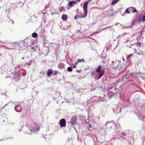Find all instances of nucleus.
Masks as SVG:
<instances>
[{"label": "nucleus", "instance_id": "f257e3e1", "mask_svg": "<svg viewBox=\"0 0 145 145\" xmlns=\"http://www.w3.org/2000/svg\"><path fill=\"white\" fill-rule=\"evenodd\" d=\"M138 11L137 10L135 7H130L127 8L125 10L124 13L122 16H124V14L127 13V14H129L131 13H136L137 14L138 13Z\"/></svg>", "mask_w": 145, "mask_h": 145}, {"label": "nucleus", "instance_id": "f03ea898", "mask_svg": "<svg viewBox=\"0 0 145 145\" xmlns=\"http://www.w3.org/2000/svg\"><path fill=\"white\" fill-rule=\"evenodd\" d=\"M89 2V1H86L85 2L83 5V8L85 13V14L84 16H80V18H85L86 17L87 15L88 12H87V6L88 5Z\"/></svg>", "mask_w": 145, "mask_h": 145}, {"label": "nucleus", "instance_id": "7ed1b4c3", "mask_svg": "<svg viewBox=\"0 0 145 145\" xmlns=\"http://www.w3.org/2000/svg\"><path fill=\"white\" fill-rule=\"evenodd\" d=\"M142 20L141 17L140 16H138L137 14L135 16V18L133 21L132 24L134 25V23L135 22H140Z\"/></svg>", "mask_w": 145, "mask_h": 145}, {"label": "nucleus", "instance_id": "20e7f679", "mask_svg": "<svg viewBox=\"0 0 145 145\" xmlns=\"http://www.w3.org/2000/svg\"><path fill=\"white\" fill-rule=\"evenodd\" d=\"M60 125L61 127H65L66 125V121L64 119H62L59 121Z\"/></svg>", "mask_w": 145, "mask_h": 145}, {"label": "nucleus", "instance_id": "39448f33", "mask_svg": "<svg viewBox=\"0 0 145 145\" xmlns=\"http://www.w3.org/2000/svg\"><path fill=\"white\" fill-rule=\"evenodd\" d=\"M76 121L77 118L76 117L73 116L70 121L72 125H74L76 124Z\"/></svg>", "mask_w": 145, "mask_h": 145}, {"label": "nucleus", "instance_id": "423d86ee", "mask_svg": "<svg viewBox=\"0 0 145 145\" xmlns=\"http://www.w3.org/2000/svg\"><path fill=\"white\" fill-rule=\"evenodd\" d=\"M119 63V61L117 60L115 61H113L112 62L111 66L114 69H116L118 67V65Z\"/></svg>", "mask_w": 145, "mask_h": 145}, {"label": "nucleus", "instance_id": "0eeeda50", "mask_svg": "<svg viewBox=\"0 0 145 145\" xmlns=\"http://www.w3.org/2000/svg\"><path fill=\"white\" fill-rule=\"evenodd\" d=\"M15 109L16 112H20L22 110V108L20 105H18L15 106Z\"/></svg>", "mask_w": 145, "mask_h": 145}, {"label": "nucleus", "instance_id": "6e6552de", "mask_svg": "<svg viewBox=\"0 0 145 145\" xmlns=\"http://www.w3.org/2000/svg\"><path fill=\"white\" fill-rule=\"evenodd\" d=\"M105 72V71L103 70H102L100 72L99 74V77L98 78V79L100 78L103 75Z\"/></svg>", "mask_w": 145, "mask_h": 145}, {"label": "nucleus", "instance_id": "1a4fd4ad", "mask_svg": "<svg viewBox=\"0 0 145 145\" xmlns=\"http://www.w3.org/2000/svg\"><path fill=\"white\" fill-rule=\"evenodd\" d=\"M101 66L99 65L96 70V71L97 73H99L101 71Z\"/></svg>", "mask_w": 145, "mask_h": 145}, {"label": "nucleus", "instance_id": "9d476101", "mask_svg": "<svg viewBox=\"0 0 145 145\" xmlns=\"http://www.w3.org/2000/svg\"><path fill=\"white\" fill-rule=\"evenodd\" d=\"M61 18L63 20L65 21L67 20V17L66 15L64 14L62 16Z\"/></svg>", "mask_w": 145, "mask_h": 145}, {"label": "nucleus", "instance_id": "9b49d317", "mask_svg": "<svg viewBox=\"0 0 145 145\" xmlns=\"http://www.w3.org/2000/svg\"><path fill=\"white\" fill-rule=\"evenodd\" d=\"M47 75L49 76H50L52 73V69H49L47 71Z\"/></svg>", "mask_w": 145, "mask_h": 145}, {"label": "nucleus", "instance_id": "f8f14e48", "mask_svg": "<svg viewBox=\"0 0 145 145\" xmlns=\"http://www.w3.org/2000/svg\"><path fill=\"white\" fill-rule=\"evenodd\" d=\"M123 64H121V62H119V63L118 65V68L119 70H120L121 68L123 67Z\"/></svg>", "mask_w": 145, "mask_h": 145}, {"label": "nucleus", "instance_id": "ddd939ff", "mask_svg": "<svg viewBox=\"0 0 145 145\" xmlns=\"http://www.w3.org/2000/svg\"><path fill=\"white\" fill-rule=\"evenodd\" d=\"M76 2L75 1H72L70 2L69 3V5L71 6V7H72L73 5V4H76Z\"/></svg>", "mask_w": 145, "mask_h": 145}, {"label": "nucleus", "instance_id": "4468645a", "mask_svg": "<svg viewBox=\"0 0 145 145\" xmlns=\"http://www.w3.org/2000/svg\"><path fill=\"white\" fill-rule=\"evenodd\" d=\"M59 10L60 12L64 11H65V8L63 7H61L59 8Z\"/></svg>", "mask_w": 145, "mask_h": 145}, {"label": "nucleus", "instance_id": "2eb2a0df", "mask_svg": "<svg viewBox=\"0 0 145 145\" xmlns=\"http://www.w3.org/2000/svg\"><path fill=\"white\" fill-rule=\"evenodd\" d=\"M137 45L139 48H140L141 47V44L140 42H137L136 43Z\"/></svg>", "mask_w": 145, "mask_h": 145}, {"label": "nucleus", "instance_id": "dca6fc26", "mask_svg": "<svg viewBox=\"0 0 145 145\" xmlns=\"http://www.w3.org/2000/svg\"><path fill=\"white\" fill-rule=\"evenodd\" d=\"M119 0H113L112 1V4H114L116 3Z\"/></svg>", "mask_w": 145, "mask_h": 145}, {"label": "nucleus", "instance_id": "f3484780", "mask_svg": "<svg viewBox=\"0 0 145 145\" xmlns=\"http://www.w3.org/2000/svg\"><path fill=\"white\" fill-rule=\"evenodd\" d=\"M67 70L68 71L71 72L72 71V69L71 67H68L67 69Z\"/></svg>", "mask_w": 145, "mask_h": 145}, {"label": "nucleus", "instance_id": "a211bd4d", "mask_svg": "<svg viewBox=\"0 0 145 145\" xmlns=\"http://www.w3.org/2000/svg\"><path fill=\"white\" fill-rule=\"evenodd\" d=\"M32 36H38V34L36 32H34L32 34Z\"/></svg>", "mask_w": 145, "mask_h": 145}, {"label": "nucleus", "instance_id": "6ab92c4d", "mask_svg": "<svg viewBox=\"0 0 145 145\" xmlns=\"http://www.w3.org/2000/svg\"><path fill=\"white\" fill-rule=\"evenodd\" d=\"M77 61L78 62H80L82 61L83 62H85V61L84 59H77Z\"/></svg>", "mask_w": 145, "mask_h": 145}, {"label": "nucleus", "instance_id": "aec40b11", "mask_svg": "<svg viewBox=\"0 0 145 145\" xmlns=\"http://www.w3.org/2000/svg\"><path fill=\"white\" fill-rule=\"evenodd\" d=\"M142 20L143 23H144L145 24V16H144L142 18Z\"/></svg>", "mask_w": 145, "mask_h": 145}, {"label": "nucleus", "instance_id": "412c9836", "mask_svg": "<svg viewBox=\"0 0 145 145\" xmlns=\"http://www.w3.org/2000/svg\"><path fill=\"white\" fill-rule=\"evenodd\" d=\"M8 22L10 24H13L14 23V22L12 20H9L8 21Z\"/></svg>", "mask_w": 145, "mask_h": 145}, {"label": "nucleus", "instance_id": "4be33fe9", "mask_svg": "<svg viewBox=\"0 0 145 145\" xmlns=\"http://www.w3.org/2000/svg\"><path fill=\"white\" fill-rule=\"evenodd\" d=\"M133 55V54H130L129 56H127V59H128L129 58L131 57Z\"/></svg>", "mask_w": 145, "mask_h": 145}, {"label": "nucleus", "instance_id": "5701e85b", "mask_svg": "<svg viewBox=\"0 0 145 145\" xmlns=\"http://www.w3.org/2000/svg\"><path fill=\"white\" fill-rule=\"evenodd\" d=\"M134 52L135 53H137V54H138V55H140V54H139V53H137V50L136 48L134 49Z\"/></svg>", "mask_w": 145, "mask_h": 145}, {"label": "nucleus", "instance_id": "b1692460", "mask_svg": "<svg viewBox=\"0 0 145 145\" xmlns=\"http://www.w3.org/2000/svg\"><path fill=\"white\" fill-rule=\"evenodd\" d=\"M31 50H34V51H36V50L34 47H31Z\"/></svg>", "mask_w": 145, "mask_h": 145}, {"label": "nucleus", "instance_id": "393cba45", "mask_svg": "<svg viewBox=\"0 0 145 145\" xmlns=\"http://www.w3.org/2000/svg\"><path fill=\"white\" fill-rule=\"evenodd\" d=\"M128 33H124L123 34V36H125Z\"/></svg>", "mask_w": 145, "mask_h": 145}, {"label": "nucleus", "instance_id": "a878e982", "mask_svg": "<svg viewBox=\"0 0 145 145\" xmlns=\"http://www.w3.org/2000/svg\"><path fill=\"white\" fill-rule=\"evenodd\" d=\"M89 128H91L92 127L91 125L90 124H89Z\"/></svg>", "mask_w": 145, "mask_h": 145}, {"label": "nucleus", "instance_id": "bb28decb", "mask_svg": "<svg viewBox=\"0 0 145 145\" xmlns=\"http://www.w3.org/2000/svg\"><path fill=\"white\" fill-rule=\"evenodd\" d=\"M107 29V27H105V28H104L102 30H104L106 29Z\"/></svg>", "mask_w": 145, "mask_h": 145}, {"label": "nucleus", "instance_id": "cd10ccee", "mask_svg": "<svg viewBox=\"0 0 145 145\" xmlns=\"http://www.w3.org/2000/svg\"><path fill=\"white\" fill-rule=\"evenodd\" d=\"M78 63V62H76L75 63V65H76Z\"/></svg>", "mask_w": 145, "mask_h": 145}, {"label": "nucleus", "instance_id": "c85d7f7f", "mask_svg": "<svg viewBox=\"0 0 145 145\" xmlns=\"http://www.w3.org/2000/svg\"><path fill=\"white\" fill-rule=\"evenodd\" d=\"M73 68H76V65H74L73 66Z\"/></svg>", "mask_w": 145, "mask_h": 145}, {"label": "nucleus", "instance_id": "c756f323", "mask_svg": "<svg viewBox=\"0 0 145 145\" xmlns=\"http://www.w3.org/2000/svg\"><path fill=\"white\" fill-rule=\"evenodd\" d=\"M111 27V26H108L107 27V28H110V27Z\"/></svg>", "mask_w": 145, "mask_h": 145}, {"label": "nucleus", "instance_id": "7c9ffc66", "mask_svg": "<svg viewBox=\"0 0 145 145\" xmlns=\"http://www.w3.org/2000/svg\"><path fill=\"white\" fill-rule=\"evenodd\" d=\"M93 74L94 73V71H92L91 72Z\"/></svg>", "mask_w": 145, "mask_h": 145}, {"label": "nucleus", "instance_id": "2f4dec72", "mask_svg": "<svg viewBox=\"0 0 145 145\" xmlns=\"http://www.w3.org/2000/svg\"><path fill=\"white\" fill-rule=\"evenodd\" d=\"M77 1L78 2H80V0H77Z\"/></svg>", "mask_w": 145, "mask_h": 145}, {"label": "nucleus", "instance_id": "473e14b6", "mask_svg": "<svg viewBox=\"0 0 145 145\" xmlns=\"http://www.w3.org/2000/svg\"><path fill=\"white\" fill-rule=\"evenodd\" d=\"M118 24V23H117V24H116V26H117V25Z\"/></svg>", "mask_w": 145, "mask_h": 145}, {"label": "nucleus", "instance_id": "72a5a7b5", "mask_svg": "<svg viewBox=\"0 0 145 145\" xmlns=\"http://www.w3.org/2000/svg\"><path fill=\"white\" fill-rule=\"evenodd\" d=\"M137 39H138V41H140V40H139L138 39V38Z\"/></svg>", "mask_w": 145, "mask_h": 145}, {"label": "nucleus", "instance_id": "f704fd0d", "mask_svg": "<svg viewBox=\"0 0 145 145\" xmlns=\"http://www.w3.org/2000/svg\"><path fill=\"white\" fill-rule=\"evenodd\" d=\"M34 37V38H35V37Z\"/></svg>", "mask_w": 145, "mask_h": 145}, {"label": "nucleus", "instance_id": "c9c22d12", "mask_svg": "<svg viewBox=\"0 0 145 145\" xmlns=\"http://www.w3.org/2000/svg\"><path fill=\"white\" fill-rule=\"evenodd\" d=\"M103 63H105V62L104 61L103 62Z\"/></svg>", "mask_w": 145, "mask_h": 145}, {"label": "nucleus", "instance_id": "e433bc0d", "mask_svg": "<svg viewBox=\"0 0 145 145\" xmlns=\"http://www.w3.org/2000/svg\"><path fill=\"white\" fill-rule=\"evenodd\" d=\"M74 18L75 19H76V17H74Z\"/></svg>", "mask_w": 145, "mask_h": 145}]
</instances>
